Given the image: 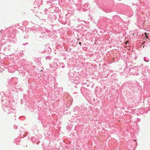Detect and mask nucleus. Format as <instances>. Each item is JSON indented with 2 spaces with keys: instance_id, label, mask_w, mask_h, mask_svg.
I'll list each match as a JSON object with an SVG mask.
<instances>
[{
  "instance_id": "1",
  "label": "nucleus",
  "mask_w": 150,
  "mask_h": 150,
  "mask_svg": "<svg viewBox=\"0 0 150 150\" xmlns=\"http://www.w3.org/2000/svg\"><path fill=\"white\" fill-rule=\"evenodd\" d=\"M129 41H127L126 42V44H127V43H129Z\"/></svg>"
},
{
  "instance_id": "2",
  "label": "nucleus",
  "mask_w": 150,
  "mask_h": 150,
  "mask_svg": "<svg viewBox=\"0 0 150 150\" xmlns=\"http://www.w3.org/2000/svg\"><path fill=\"white\" fill-rule=\"evenodd\" d=\"M146 37L148 39V38L147 35H146Z\"/></svg>"
},
{
  "instance_id": "3",
  "label": "nucleus",
  "mask_w": 150,
  "mask_h": 150,
  "mask_svg": "<svg viewBox=\"0 0 150 150\" xmlns=\"http://www.w3.org/2000/svg\"><path fill=\"white\" fill-rule=\"evenodd\" d=\"M79 43L80 45H81V42H79Z\"/></svg>"
},
{
  "instance_id": "4",
  "label": "nucleus",
  "mask_w": 150,
  "mask_h": 150,
  "mask_svg": "<svg viewBox=\"0 0 150 150\" xmlns=\"http://www.w3.org/2000/svg\"><path fill=\"white\" fill-rule=\"evenodd\" d=\"M145 34L146 35V33H145Z\"/></svg>"
}]
</instances>
